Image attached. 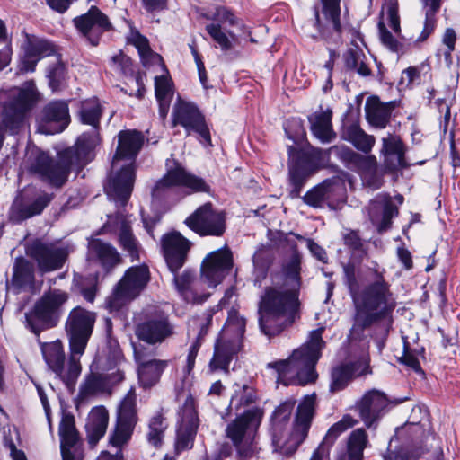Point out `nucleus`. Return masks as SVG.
<instances>
[{"label":"nucleus","mask_w":460,"mask_h":460,"mask_svg":"<svg viewBox=\"0 0 460 460\" xmlns=\"http://www.w3.org/2000/svg\"><path fill=\"white\" fill-rule=\"evenodd\" d=\"M101 115L102 108L97 99L84 101L79 116L82 123L93 127L91 132L82 134L75 145L66 150L58 161L51 160L44 152H38L31 159L30 172L53 187L65 184L72 167H82L92 160V152L99 143L97 128Z\"/></svg>","instance_id":"obj_1"},{"label":"nucleus","mask_w":460,"mask_h":460,"mask_svg":"<svg viewBox=\"0 0 460 460\" xmlns=\"http://www.w3.org/2000/svg\"><path fill=\"white\" fill-rule=\"evenodd\" d=\"M143 143L144 137L137 130L120 131L119 134V145L105 191L120 206H125L131 195L135 181L134 162Z\"/></svg>","instance_id":"obj_2"},{"label":"nucleus","mask_w":460,"mask_h":460,"mask_svg":"<svg viewBox=\"0 0 460 460\" xmlns=\"http://www.w3.org/2000/svg\"><path fill=\"white\" fill-rule=\"evenodd\" d=\"M299 294L280 281L265 288L259 303V324L265 335H275L295 322L300 309Z\"/></svg>","instance_id":"obj_3"},{"label":"nucleus","mask_w":460,"mask_h":460,"mask_svg":"<svg viewBox=\"0 0 460 460\" xmlns=\"http://www.w3.org/2000/svg\"><path fill=\"white\" fill-rule=\"evenodd\" d=\"M322 333L323 329L313 331L309 340L288 358L268 363L267 367L275 371L278 383L305 385L316 379L315 365L324 346Z\"/></svg>","instance_id":"obj_4"},{"label":"nucleus","mask_w":460,"mask_h":460,"mask_svg":"<svg viewBox=\"0 0 460 460\" xmlns=\"http://www.w3.org/2000/svg\"><path fill=\"white\" fill-rule=\"evenodd\" d=\"M344 272L356 307L354 328H365L378 320L387 318L395 306L388 284L378 277V279L367 286L362 293H357L354 290V268L347 265L344 267Z\"/></svg>","instance_id":"obj_5"},{"label":"nucleus","mask_w":460,"mask_h":460,"mask_svg":"<svg viewBox=\"0 0 460 460\" xmlns=\"http://www.w3.org/2000/svg\"><path fill=\"white\" fill-rule=\"evenodd\" d=\"M314 396L306 395L298 404L292 432L285 441L282 439L283 428L289 420L295 401H286L275 409L271 417L272 444L275 451L286 456L296 451L307 437L314 412Z\"/></svg>","instance_id":"obj_6"},{"label":"nucleus","mask_w":460,"mask_h":460,"mask_svg":"<svg viewBox=\"0 0 460 460\" xmlns=\"http://www.w3.org/2000/svg\"><path fill=\"white\" fill-rule=\"evenodd\" d=\"M245 320L238 312L232 310L214 346V354L208 364L209 373H228L230 363L241 349L245 331Z\"/></svg>","instance_id":"obj_7"},{"label":"nucleus","mask_w":460,"mask_h":460,"mask_svg":"<svg viewBox=\"0 0 460 460\" xmlns=\"http://www.w3.org/2000/svg\"><path fill=\"white\" fill-rule=\"evenodd\" d=\"M38 100L39 93L31 81L12 89L1 111V121L5 129L12 134L17 133L24 125L27 112Z\"/></svg>","instance_id":"obj_8"},{"label":"nucleus","mask_w":460,"mask_h":460,"mask_svg":"<svg viewBox=\"0 0 460 460\" xmlns=\"http://www.w3.org/2000/svg\"><path fill=\"white\" fill-rule=\"evenodd\" d=\"M67 299V293L60 289H52L45 293L33 309L25 314L26 323L31 331L39 334L44 328L55 326L61 315L62 306Z\"/></svg>","instance_id":"obj_9"},{"label":"nucleus","mask_w":460,"mask_h":460,"mask_svg":"<svg viewBox=\"0 0 460 460\" xmlns=\"http://www.w3.org/2000/svg\"><path fill=\"white\" fill-rule=\"evenodd\" d=\"M149 281V270L146 266L131 267L106 299V307L111 312L119 311L136 298Z\"/></svg>","instance_id":"obj_10"},{"label":"nucleus","mask_w":460,"mask_h":460,"mask_svg":"<svg viewBox=\"0 0 460 460\" xmlns=\"http://www.w3.org/2000/svg\"><path fill=\"white\" fill-rule=\"evenodd\" d=\"M137 396L131 389L121 401L117 411V423L110 442L114 447H121L131 438L138 418L136 407Z\"/></svg>","instance_id":"obj_11"},{"label":"nucleus","mask_w":460,"mask_h":460,"mask_svg":"<svg viewBox=\"0 0 460 460\" xmlns=\"http://www.w3.org/2000/svg\"><path fill=\"white\" fill-rule=\"evenodd\" d=\"M95 315L82 308L71 311L66 323L69 338V348L75 352L84 353L87 341L92 334Z\"/></svg>","instance_id":"obj_12"},{"label":"nucleus","mask_w":460,"mask_h":460,"mask_svg":"<svg viewBox=\"0 0 460 460\" xmlns=\"http://www.w3.org/2000/svg\"><path fill=\"white\" fill-rule=\"evenodd\" d=\"M174 187H184L191 191H208V186L199 177L189 173L182 166L177 164L167 172L154 186L152 195L155 199L165 196Z\"/></svg>","instance_id":"obj_13"},{"label":"nucleus","mask_w":460,"mask_h":460,"mask_svg":"<svg viewBox=\"0 0 460 460\" xmlns=\"http://www.w3.org/2000/svg\"><path fill=\"white\" fill-rule=\"evenodd\" d=\"M187 226L201 236H220L226 229L225 215L212 208L210 203L204 204L185 219Z\"/></svg>","instance_id":"obj_14"},{"label":"nucleus","mask_w":460,"mask_h":460,"mask_svg":"<svg viewBox=\"0 0 460 460\" xmlns=\"http://www.w3.org/2000/svg\"><path fill=\"white\" fill-rule=\"evenodd\" d=\"M172 116L173 126L181 125L189 135L196 133L204 142L210 144V133L205 119L194 104L179 100L173 107Z\"/></svg>","instance_id":"obj_15"},{"label":"nucleus","mask_w":460,"mask_h":460,"mask_svg":"<svg viewBox=\"0 0 460 460\" xmlns=\"http://www.w3.org/2000/svg\"><path fill=\"white\" fill-rule=\"evenodd\" d=\"M51 199L52 195L46 192L25 190L13 201L10 218L14 222H20L39 215Z\"/></svg>","instance_id":"obj_16"},{"label":"nucleus","mask_w":460,"mask_h":460,"mask_svg":"<svg viewBox=\"0 0 460 460\" xmlns=\"http://www.w3.org/2000/svg\"><path fill=\"white\" fill-rule=\"evenodd\" d=\"M262 416V411L257 407L244 411L243 414L227 425L226 437L232 440L234 446H238L243 441L252 440Z\"/></svg>","instance_id":"obj_17"},{"label":"nucleus","mask_w":460,"mask_h":460,"mask_svg":"<svg viewBox=\"0 0 460 460\" xmlns=\"http://www.w3.org/2000/svg\"><path fill=\"white\" fill-rule=\"evenodd\" d=\"M179 416L180 420L175 442V448L178 452L192 447L199 427L195 400L191 395L186 398Z\"/></svg>","instance_id":"obj_18"},{"label":"nucleus","mask_w":460,"mask_h":460,"mask_svg":"<svg viewBox=\"0 0 460 460\" xmlns=\"http://www.w3.org/2000/svg\"><path fill=\"white\" fill-rule=\"evenodd\" d=\"M233 266V258L229 250L219 249L208 253L201 264V277L209 287L222 282Z\"/></svg>","instance_id":"obj_19"},{"label":"nucleus","mask_w":460,"mask_h":460,"mask_svg":"<svg viewBox=\"0 0 460 460\" xmlns=\"http://www.w3.org/2000/svg\"><path fill=\"white\" fill-rule=\"evenodd\" d=\"M136 336L150 345L161 344L166 339L172 337L174 332V325L170 323L164 314L150 316L139 323L135 331Z\"/></svg>","instance_id":"obj_20"},{"label":"nucleus","mask_w":460,"mask_h":460,"mask_svg":"<svg viewBox=\"0 0 460 460\" xmlns=\"http://www.w3.org/2000/svg\"><path fill=\"white\" fill-rule=\"evenodd\" d=\"M386 395L376 389L366 392L356 402L355 409L367 428H372L384 415L388 406Z\"/></svg>","instance_id":"obj_21"},{"label":"nucleus","mask_w":460,"mask_h":460,"mask_svg":"<svg viewBox=\"0 0 460 460\" xmlns=\"http://www.w3.org/2000/svg\"><path fill=\"white\" fill-rule=\"evenodd\" d=\"M69 122L67 103L62 101L51 102L42 110L38 131L46 135L58 134L62 132Z\"/></svg>","instance_id":"obj_22"},{"label":"nucleus","mask_w":460,"mask_h":460,"mask_svg":"<svg viewBox=\"0 0 460 460\" xmlns=\"http://www.w3.org/2000/svg\"><path fill=\"white\" fill-rule=\"evenodd\" d=\"M73 23L93 46L98 44L101 35L111 28L108 17L95 6H92L86 13L74 18Z\"/></svg>","instance_id":"obj_23"},{"label":"nucleus","mask_w":460,"mask_h":460,"mask_svg":"<svg viewBox=\"0 0 460 460\" xmlns=\"http://www.w3.org/2000/svg\"><path fill=\"white\" fill-rule=\"evenodd\" d=\"M30 254L38 261L41 270L50 271L60 269L63 266L68 251L65 246L35 242L30 248Z\"/></svg>","instance_id":"obj_24"},{"label":"nucleus","mask_w":460,"mask_h":460,"mask_svg":"<svg viewBox=\"0 0 460 460\" xmlns=\"http://www.w3.org/2000/svg\"><path fill=\"white\" fill-rule=\"evenodd\" d=\"M190 243L180 233L172 232L162 238V248L166 263L172 272L179 270L185 262Z\"/></svg>","instance_id":"obj_25"},{"label":"nucleus","mask_w":460,"mask_h":460,"mask_svg":"<svg viewBox=\"0 0 460 460\" xmlns=\"http://www.w3.org/2000/svg\"><path fill=\"white\" fill-rule=\"evenodd\" d=\"M286 242L290 246L291 252L283 259L280 272L275 275L273 281H280V284L300 291L302 285L301 255L289 235L287 236Z\"/></svg>","instance_id":"obj_26"},{"label":"nucleus","mask_w":460,"mask_h":460,"mask_svg":"<svg viewBox=\"0 0 460 460\" xmlns=\"http://www.w3.org/2000/svg\"><path fill=\"white\" fill-rule=\"evenodd\" d=\"M55 53L56 48L49 40L28 36L24 47V56L19 65L20 72H33L39 60Z\"/></svg>","instance_id":"obj_27"},{"label":"nucleus","mask_w":460,"mask_h":460,"mask_svg":"<svg viewBox=\"0 0 460 460\" xmlns=\"http://www.w3.org/2000/svg\"><path fill=\"white\" fill-rule=\"evenodd\" d=\"M135 358L137 363V376L140 385L145 388L155 385L159 381L168 362L156 358L147 359L139 350H135Z\"/></svg>","instance_id":"obj_28"},{"label":"nucleus","mask_w":460,"mask_h":460,"mask_svg":"<svg viewBox=\"0 0 460 460\" xmlns=\"http://www.w3.org/2000/svg\"><path fill=\"white\" fill-rule=\"evenodd\" d=\"M212 321V313L206 312L201 315L192 317L189 321V333L197 332L196 341L190 347L187 358L185 371L190 374L195 365V360L201 346L203 337L208 333Z\"/></svg>","instance_id":"obj_29"},{"label":"nucleus","mask_w":460,"mask_h":460,"mask_svg":"<svg viewBox=\"0 0 460 460\" xmlns=\"http://www.w3.org/2000/svg\"><path fill=\"white\" fill-rule=\"evenodd\" d=\"M381 155L389 169L402 168L405 164L406 147L402 138L394 134H388L382 138Z\"/></svg>","instance_id":"obj_30"},{"label":"nucleus","mask_w":460,"mask_h":460,"mask_svg":"<svg viewBox=\"0 0 460 460\" xmlns=\"http://www.w3.org/2000/svg\"><path fill=\"white\" fill-rule=\"evenodd\" d=\"M123 378L124 372L120 367L104 376L90 375L81 385L80 393L84 397L103 393L113 385L122 381Z\"/></svg>","instance_id":"obj_31"},{"label":"nucleus","mask_w":460,"mask_h":460,"mask_svg":"<svg viewBox=\"0 0 460 460\" xmlns=\"http://www.w3.org/2000/svg\"><path fill=\"white\" fill-rule=\"evenodd\" d=\"M109 422V412L104 406L93 407L88 414L85 423L87 438L92 446L104 436Z\"/></svg>","instance_id":"obj_32"},{"label":"nucleus","mask_w":460,"mask_h":460,"mask_svg":"<svg viewBox=\"0 0 460 460\" xmlns=\"http://www.w3.org/2000/svg\"><path fill=\"white\" fill-rule=\"evenodd\" d=\"M339 181L326 180L313 188L303 197L304 201L314 208H319L325 202L336 200V194L341 190Z\"/></svg>","instance_id":"obj_33"},{"label":"nucleus","mask_w":460,"mask_h":460,"mask_svg":"<svg viewBox=\"0 0 460 460\" xmlns=\"http://www.w3.org/2000/svg\"><path fill=\"white\" fill-rule=\"evenodd\" d=\"M379 210L382 211V218L378 225V230L382 232L389 227L391 219L398 214V209L388 195L380 194L372 201L370 206L369 216L372 222L376 223L378 221Z\"/></svg>","instance_id":"obj_34"},{"label":"nucleus","mask_w":460,"mask_h":460,"mask_svg":"<svg viewBox=\"0 0 460 460\" xmlns=\"http://www.w3.org/2000/svg\"><path fill=\"white\" fill-rule=\"evenodd\" d=\"M332 112L330 109L316 111L309 117L311 130L323 143H329L335 137L332 126Z\"/></svg>","instance_id":"obj_35"},{"label":"nucleus","mask_w":460,"mask_h":460,"mask_svg":"<svg viewBox=\"0 0 460 460\" xmlns=\"http://www.w3.org/2000/svg\"><path fill=\"white\" fill-rule=\"evenodd\" d=\"M414 429L417 438H424L429 431L428 411L421 406L412 408L409 420L395 431L396 437H402L404 433Z\"/></svg>","instance_id":"obj_36"},{"label":"nucleus","mask_w":460,"mask_h":460,"mask_svg":"<svg viewBox=\"0 0 460 460\" xmlns=\"http://www.w3.org/2000/svg\"><path fill=\"white\" fill-rule=\"evenodd\" d=\"M392 109L391 104L381 102L377 97H370L365 105L367 119L372 126L384 128L389 121Z\"/></svg>","instance_id":"obj_37"},{"label":"nucleus","mask_w":460,"mask_h":460,"mask_svg":"<svg viewBox=\"0 0 460 460\" xmlns=\"http://www.w3.org/2000/svg\"><path fill=\"white\" fill-rule=\"evenodd\" d=\"M84 353L75 352L70 349V356L67 362H64L59 370H56L54 374L67 386L72 389L80 376L82 367L80 364V358Z\"/></svg>","instance_id":"obj_38"},{"label":"nucleus","mask_w":460,"mask_h":460,"mask_svg":"<svg viewBox=\"0 0 460 460\" xmlns=\"http://www.w3.org/2000/svg\"><path fill=\"white\" fill-rule=\"evenodd\" d=\"M89 252L96 256L104 267H113L120 261L117 250L110 243L99 239L89 243Z\"/></svg>","instance_id":"obj_39"},{"label":"nucleus","mask_w":460,"mask_h":460,"mask_svg":"<svg viewBox=\"0 0 460 460\" xmlns=\"http://www.w3.org/2000/svg\"><path fill=\"white\" fill-rule=\"evenodd\" d=\"M155 97L159 103V113L164 119L166 117L172 98V81L167 75L155 76Z\"/></svg>","instance_id":"obj_40"},{"label":"nucleus","mask_w":460,"mask_h":460,"mask_svg":"<svg viewBox=\"0 0 460 460\" xmlns=\"http://www.w3.org/2000/svg\"><path fill=\"white\" fill-rule=\"evenodd\" d=\"M367 442V435L362 429L351 432L347 446V451L338 456V460H362L363 450Z\"/></svg>","instance_id":"obj_41"},{"label":"nucleus","mask_w":460,"mask_h":460,"mask_svg":"<svg viewBox=\"0 0 460 460\" xmlns=\"http://www.w3.org/2000/svg\"><path fill=\"white\" fill-rule=\"evenodd\" d=\"M61 452H73L78 440V433L75 426V418L71 414H64L59 424Z\"/></svg>","instance_id":"obj_42"},{"label":"nucleus","mask_w":460,"mask_h":460,"mask_svg":"<svg viewBox=\"0 0 460 460\" xmlns=\"http://www.w3.org/2000/svg\"><path fill=\"white\" fill-rule=\"evenodd\" d=\"M344 137L352 143L357 149L367 154L372 150L376 142L373 136L365 133L356 124H352L345 128Z\"/></svg>","instance_id":"obj_43"},{"label":"nucleus","mask_w":460,"mask_h":460,"mask_svg":"<svg viewBox=\"0 0 460 460\" xmlns=\"http://www.w3.org/2000/svg\"><path fill=\"white\" fill-rule=\"evenodd\" d=\"M41 352L49 369L53 373L56 370H59V367L66 359L61 341H55L49 343H42Z\"/></svg>","instance_id":"obj_44"},{"label":"nucleus","mask_w":460,"mask_h":460,"mask_svg":"<svg viewBox=\"0 0 460 460\" xmlns=\"http://www.w3.org/2000/svg\"><path fill=\"white\" fill-rule=\"evenodd\" d=\"M424 12L425 21L423 30L420 32L417 41H424L434 31L436 27V14L440 9L442 0H420Z\"/></svg>","instance_id":"obj_45"},{"label":"nucleus","mask_w":460,"mask_h":460,"mask_svg":"<svg viewBox=\"0 0 460 460\" xmlns=\"http://www.w3.org/2000/svg\"><path fill=\"white\" fill-rule=\"evenodd\" d=\"M307 163V161H298L296 164L289 166V181L293 187L290 195L293 198L299 196L303 184L309 174L306 168ZM309 163L316 165L319 162L310 161Z\"/></svg>","instance_id":"obj_46"},{"label":"nucleus","mask_w":460,"mask_h":460,"mask_svg":"<svg viewBox=\"0 0 460 460\" xmlns=\"http://www.w3.org/2000/svg\"><path fill=\"white\" fill-rule=\"evenodd\" d=\"M168 427L164 416L157 412L152 416L148 421V429L146 432L147 442L155 447L162 445L164 432Z\"/></svg>","instance_id":"obj_47"},{"label":"nucleus","mask_w":460,"mask_h":460,"mask_svg":"<svg viewBox=\"0 0 460 460\" xmlns=\"http://www.w3.org/2000/svg\"><path fill=\"white\" fill-rule=\"evenodd\" d=\"M256 399L255 392L252 387L243 385H235L234 394L231 397L229 408L232 411H238L242 408L248 407L254 402Z\"/></svg>","instance_id":"obj_48"},{"label":"nucleus","mask_w":460,"mask_h":460,"mask_svg":"<svg viewBox=\"0 0 460 460\" xmlns=\"http://www.w3.org/2000/svg\"><path fill=\"white\" fill-rule=\"evenodd\" d=\"M128 40L137 49L139 56L145 66L150 63H160L162 58L160 55L154 53L148 44V40L138 32H131Z\"/></svg>","instance_id":"obj_49"},{"label":"nucleus","mask_w":460,"mask_h":460,"mask_svg":"<svg viewBox=\"0 0 460 460\" xmlns=\"http://www.w3.org/2000/svg\"><path fill=\"white\" fill-rule=\"evenodd\" d=\"M119 242L120 246L132 257L137 255V242L131 232L129 221L124 217L119 218Z\"/></svg>","instance_id":"obj_50"},{"label":"nucleus","mask_w":460,"mask_h":460,"mask_svg":"<svg viewBox=\"0 0 460 460\" xmlns=\"http://www.w3.org/2000/svg\"><path fill=\"white\" fill-rule=\"evenodd\" d=\"M357 422V420H355L352 416L349 414L344 415L341 420L334 423L328 429L322 444L330 447L339 436H341L347 429L355 426Z\"/></svg>","instance_id":"obj_51"},{"label":"nucleus","mask_w":460,"mask_h":460,"mask_svg":"<svg viewBox=\"0 0 460 460\" xmlns=\"http://www.w3.org/2000/svg\"><path fill=\"white\" fill-rule=\"evenodd\" d=\"M206 30L223 51L232 49V40L234 39V35L230 31L226 32L223 31L220 23H209L206 26Z\"/></svg>","instance_id":"obj_52"},{"label":"nucleus","mask_w":460,"mask_h":460,"mask_svg":"<svg viewBox=\"0 0 460 460\" xmlns=\"http://www.w3.org/2000/svg\"><path fill=\"white\" fill-rule=\"evenodd\" d=\"M352 378L354 377L347 365L334 368L332 374L331 391L337 392L343 389Z\"/></svg>","instance_id":"obj_53"},{"label":"nucleus","mask_w":460,"mask_h":460,"mask_svg":"<svg viewBox=\"0 0 460 460\" xmlns=\"http://www.w3.org/2000/svg\"><path fill=\"white\" fill-rule=\"evenodd\" d=\"M273 259V252L268 246L262 245L255 252L252 259L253 264L257 270H261L262 277L265 276L266 270L272 263Z\"/></svg>","instance_id":"obj_54"},{"label":"nucleus","mask_w":460,"mask_h":460,"mask_svg":"<svg viewBox=\"0 0 460 460\" xmlns=\"http://www.w3.org/2000/svg\"><path fill=\"white\" fill-rule=\"evenodd\" d=\"M340 1L341 0H322L323 12L325 17L332 22L333 29L337 31H341Z\"/></svg>","instance_id":"obj_55"},{"label":"nucleus","mask_w":460,"mask_h":460,"mask_svg":"<svg viewBox=\"0 0 460 460\" xmlns=\"http://www.w3.org/2000/svg\"><path fill=\"white\" fill-rule=\"evenodd\" d=\"M378 30L380 40L384 46L392 52L398 53L402 50V44L392 35L383 22H379Z\"/></svg>","instance_id":"obj_56"},{"label":"nucleus","mask_w":460,"mask_h":460,"mask_svg":"<svg viewBox=\"0 0 460 460\" xmlns=\"http://www.w3.org/2000/svg\"><path fill=\"white\" fill-rule=\"evenodd\" d=\"M384 9H385L390 27L396 32L401 31L400 18L398 14L397 0H385Z\"/></svg>","instance_id":"obj_57"},{"label":"nucleus","mask_w":460,"mask_h":460,"mask_svg":"<svg viewBox=\"0 0 460 460\" xmlns=\"http://www.w3.org/2000/svg\"><path fill=\"white\" fill-rule=\"evenodd\" d=\"M353 377H358L363 375L371 373L369 367V357L366 354L363 355L358 361L347 364Z\"/></svg>","instance_id":"obj_58"},{"label":"nucleus","mask_w":460,"mask_h":460,"mask_svg":"<svg viewBox=\"0 0 460 460\" xmlns=\"http://www.w3.org/2000/svg\"><path fill=\"white\" fill-rule=\"evenodd\" d=\"M193 280L192 272L186 270L181 275H177L174 277V283L178 292L187 297V292L190 287V284Z\"/></svg>","instance_id":"obj_59"},{"label":"nucleus","mask_w":460,"mask_h":460,"mask_svg":"<svg viewBox=\"0 0 460 460\" xmlns=\"http://www.w3.org/2000/svg\"><path fill=\"white\" fill-rule=\"evenodd\" d=\"M112 66L114 69L121 72L124 75L131 74V59L122 53L115 55L111 58Z\"/></svg>","instance_id":"obj_60"},{"label":"nucleus","mask_w":460,"mask_h":460,"mask_svg":"<svg viewBox=\"0 0 460 460\" xmlns=\"http://www.w3.org/2000/svg\"><path fill=\"white\" fill-rule=\"evenodd\" d=\"M364 55L358 49H349L344 54V61L347 68L353 70L358 67V64L363 60Z\"/></svg>","instance_id":"obj_61"},{"label":"nucleus","mask_w":460,"mask_h":460,"mask_svg":"<svg viewBox=\"0 0 460 460\" xmlns=\"http://www.w3.org/2000/svg\"><path fill=\"white\" fill-rule=\"evenodd\" d=\"M237 449L238 456L241 460H249L255 455V447L252 445V440L243 441L238 446H234Z\"/></svg>","instance_id":"obj_62"},{"label":"nucleus","mask_w":460,"mask_h":460,"mask_svg":"<svg viewBox=\"0 0 460 460\" xmlns=\"http://www.w3.org/2000/svg\"><path fill=\"white\" fill-rule=\"evenodd\" d=\"M344 243L347 246L354 251H359L363 246L360 237L355 231H350L344 235Z\"/></svg>","instance_id":"obj_63"},{"label":"nucleus","mask_w":460,"mask_h":460,"mask_svg":"<svg viewBox=\"0 0 460 460\" xmlns=\"http://www.w3.org/2000/svg\"><path fill=\"white\" fill-rule=\"evenodd\" d=\"M215 16L216 19L221 23L227 22L230 25H234L235 23L234 15L226 8H217Z\"/></svg>","instance_id":"obj_64"}]
</instances>
